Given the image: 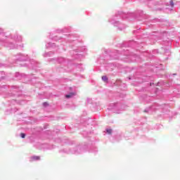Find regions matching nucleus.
I'll return each mask as SVG.
<instances>
[{
    "label": "nucleus",
    "instance_id": "f257e3e1",
    "mask_svg": "<svg viewBox=\"0 0 180 180\" xmlns=\"http://www.w3.org/2000/svg\"><path fill=\"white\" fill-rule=\"evenodd\" d=\"M139 16H143V11H138L134 13H123L118 11L115 15L108 19L109 23L117 27V30H124L127 25L124 22L131 21L134 19H139Z\"/></svg>",
    "mask_w": 180,
    "mask_h": 180
},
{
    "label": "nucleus",
    "instance_id": "f03ea898",
    "mask_svg": "<svg viewBox=\"0 0 180 180\" xmlns=\"http://www.w3.org/2000/svg\"><path fill=\"white\" fill-rule=\"evenodd\" d=\"M0 41L3 46L10 50L23 49V44H20L22 43V36L18 33L8 34V33L0 32Z\"/></svg>",
    "mask_w": 180,
    "mask_h": 180
},
{
    "label": "nucleus",
    "instance_id": "7ed1b4c3",
    "mask_svg": "<svg viewBox=\"0 0 180 180\" xmlns=\"http://www.w3.org/2000/svg\"><path fill=\"white\" fill-rule=\"evenodd\" d=\"M148 6L149 8H153V6H161L165 5L166 6H171V8H174V1L171 0L169 3L163 1L162 0L154 1V0H148Z\"/></svg>",
    "mask_w": 180,
    "mask_h": 180
},
{
    "label": "nucleus",
    "instance_id": "20e7f679",
    "mask_svg": "<svg viewBox=\"0 0 180 180\" xmlns=\"http://www.w3.org/2000/svg\"><path fill=\"white\" fill-rule=\"evenodd\" d=\"M49 39H51L53 41H59L60 43L63 41H74L75 43H77V39H74V36L72 35H65L63 37H58L57 36L53 37H49Z\"/></svg>",
    "mask_w": 180,
    "mask_h": 180
},
{
    "label": "nucleus",
    "instance_id": "39448f33",
    "mask_svg": "<svg viewBox=\"0 0 180 180\" xmlns=\"http://www.w3.org/2000/svg\"><path fill=\"white\" fill-rule=\"evenodd\" d=\"M64 153H67L68 154H76V155H78V154H82L84 153V148L81 146H77L73 149H65Z\"/></svg>",
    "mask_w": 180,
    "mask_h": 180
},
{
    "label": "nucleus",
    "instance_id": "423d86ee",
    "mask_svg": "<svg viewBox=\"0 0 180 180\" xmlns=\"http://www.w3.org/2000/svg\"><path fill=\"white\" fill-rule=\"evenodd\" d=\"M8 88H11L8 86L2 85L0 86V95H2L4 98H8L9 95H12V93L8 94Z\"/></svg>",
    "mask_w": 180,
    "mask_h": 180
},
{
    "label": "nucleus",
    "instance_id": "0eeeda50",
    "mask_svg": "<svg viewBox=\"0 0 180 180\" xmlns=\"http://www.w3.org/2000/svg\"><path fill=\"white\" fill-rule=\"evenodd\" d=\"M78 51L84 52L85 51V48L84 47H78L77 49H73L72 51V53L73 54V57L76 59L81 58L82 57V54L79 53H78Z\"/></svg>",
    "mask_w": 180,
    "mask_h": 180
},
{
    "label": "nucleus",
    "instance_id": "6e6552de",
    "mask_svg": "<svg viewBox=\"0 0 180 180\" xmlns=\"http://www.w3.org/2000/svg\"><path fill=\"white\" fill-rule=\"evenodd\" d=\"M15 60L16 61H29V56H27V55H25V54H22V53H19L15 56Z\"/></svg>",
    "mask_w": 180,
    "mask_h": 180
},
{
    "label": "nucleus",
    "instance_id": "1a4fd4ad",
    "mask_svg": "<svg viewBox=\"0 0 180 180\" xmlns=\"http://www.w3.org/2000/svg\"><path fill=\"white\" fill-rule=\"evenodd\" d=\"M123 105L119 103H112L110 105L109 109H113V110H122Z\"/></svg>",
    "mask_w": 180,
    "mask_h": 180
},
{
    "label": "nucleus",
    "instance_id": "9d476101",
    "mask_svg": "<svg viewBox=\"0 0 180 180\" xmlns=\"http://www.w3.org/2000/svg\"><path fill=\"white\" fill-rule=\"evenodd\" d=\"M15 78H17V79H24V81H26V79H27V78H29V75H26L23 73H20V72H16L15 73Z\"/></svg>",
    "mask_w": 180,
    "mask_h": 180
},
{
    "label": "nucleus",
    "instance_id": "9b49d317",
    "mask_svg": "<svg viewBox=\"0 0 180 180\" xmlns=\"http://www.w3.org/2000/svg\"><path fill=\"white\" fill-rule=\"evenodd\" d=\"M67 32H71V27H65L63 29L56 30V33H65Z\"/></svg>",
    "mask_w": 180,
    "mask_h": 180
},
{
    "label": "nucleus",
    "instance_id": "f8f14e48",
    "mask_svg": "<svg viewBox=\"0 0 180 180\" xmlns=\"http://www.w3.org/2000/svg\"><path fill=\"white\" fill-rule=\"evenodd\" d=\"M28 67H30V68H36V67H39V63L32 60H30V64L28 65Z\"/></svg>",
    "mask_w": 180,
    "mask_h": 180
},
{
    "label": "nucleus",
    "instance_id": "ddd939ff",
    "mask_svg": "<svg viewBox=\"0 0 180 180\" xmlns=\"http://www.w3.org/2000/svg\"><path fill=\"white\" fill-rule=\"evenodd\" d=\"M53 61H57V63H58L59 64H65V60L63 57H60L58 59H53Z\"/></svg>",
    "mask_w": 180,
    "mask_h": 180
},
{
    "label": "nucleus",
    "instance_id": "4468645a",
    "mask_svg": "<svg viewBox=\"0 0 180 180\" xmlns=\"http://www.w3.org/2000/svg\"><path fill=\"white\" fill-rule=\"evenodd\" d=\"M10 88H11V89L9 90L10 92H19V87L16 86H12Z\"/></svg>",
    "mask_w": 180,
    "mask_h": 180
},
{
    "label": "nucleus",
    "instance_id": "2eb2a0df",
    "mask_svg": "<svg viewBox=\"0 0 180 180\" xmlns=\"http://www.w3.org/2000/svg\"><path fill=\"white\" fill-rule=\"evenodd\" d=\"M75 96V92H70L68 94H66L65 97L66 99H70V98H74Z\"/></svg>",
    "mask_w": 180,
    "mask_h": 180
},
{
    "label": "nucleus",
    "instance_id": "dca6fc26",
    "mask_svg": "<svg viewBox=\"0 0 180 180\" xmlns=\"http://www.w3.org/2000/svg\"><path fill=\"white\" fill-rule=\"evenodd\" d=\"M50 47H52L53 49L56 48V44H51L50 42L47 43L46 44V49H50Z\"/></svg>",
    "mask_w": 180,
    "mask_h": 180
},
{
    "label": "nucleus",
    "instance_id": "f3484780",
    "mask_svg": "<svg viewBox=\"0 0 180 180\" xmlns=\"http://www.w3.org/2000/svg\"><path fill=\"white\" fill-rule=\"evenodd\" d=\"M153 109H155V107L154 105L150 106V107H149L148 108H146L144 110V112H145V113H148V112H151V110H153Z\"/></svg>",
    "mask_w": 180,
    "mask_h": 180
},
{
    "label": "nucleus",
    "instance_id": "a211bd4d",
    "mask_svg": "<svg viewBox=\"0 0 180 180\" xmlns=\"http://www.w3.org/2000/svg\"><path fill=\"white\" fill-rule=\"evenodd\" d=\"M16 110H18V109L7 110L6 112V115H9V113H15Z\"/></svg>",
    "mask_w": 180,
    "mask_h": 180
},
{
    "label": "nucleus",
    "instance_id": "6ab92c4d",
    "mask_svg": "<svg viewBox=\"0 0 180 180\" xmlns=\"http://www.w3.org/2000/svg\"><path fill=\"white\" fill-rule=\"evenodd\" d=\"M110 56L112 60H117V58H119V56H117V54L115 55L114 53H111Z\"/></svg>",
    "mask_w": 180,
    "mask_h": 180
},
{
    "label": "nucleus",
    "instance_id": "aec40b11",
    "mask_svg": "<svg viewBox=\"0 0 180 180\" xmlns=\"http://www.w3.org/2000/svg\"><path fill=\"white\" fill-rule=\"evenodd\" d=\"M31 160H32L33 161H39V160H40L39 156H32L31 158Z\"/></svg>",
    "mask_w": 180,
    "mask_h": 180
},
{
    "label": "nucleus",
    "instance_id": "412c9836",
    "mask_svg": "<svg viewBox=\"0 0 180 180\" xmlns=\"http://www.w3.org/2000/svg\"><path fill=\"white\" fill-rule=\"evenodd\" d=\"M53 54V52H47L44 54V57H50Z\"/></svg>",
    "mask_w": 180,
    "mask_h": 180
},
{
    "label": "nucleus",
    "instance_id": "4be33fe9",
    "mask_svg": "<svg viewBox=\"0 0 180 180\" xmlns=\"http://www.w3.org/2000/svg\"><path fill=\"white\" fill-rule=\"evenodd\" d=\"M101 79H102V81H103L104 82H108V77L106 76H103Z\"/></svg>",
    "mask_w": 180,
    "mask_h": 180
},
{
    "label": "nucleus",
    "instance_id": "5701e85b",
    "mask_svg": "<svg viewBox=\"0 0 180 180\" xmlns=\"http://www.w3.org/2000/svg\"><path fill=\"white\" fill-rule=\"evenodd\" d=\"M112 129H106V133L108 134H112Z\"/></svg>",
    "mask_w": 180,
    "mask_h": 180
},
{
    "label": "nucleus",
    "instance_id": "b1692460",
    "mask_svg": "<svg viewBox=\"0 0 180 180\" xmlns=\"http://www.w3.org/2000/svg\"><path fill=\"white\" fill-rule=\"evenodd\" d=\"M165 53L166 54V56H169L171 54L168 49L165 50Z\"/></svg>",
    "mask_w": 180,
    "mask_h": 180
},
{
    "label": "nucleus",
    "instance_id": "393cba45",
    "mask_svg": "<svg viewBox=\"0 0 180 180\" xmlns=\"http://www.w3.org/2000/svg\"><path fill=\"white\" fill-rule=\"evenodd\" d=\"M17 102L16 100L13 99L11 100V103H10V105H16Z\"/></svg>",
    "mask_w": 180,
    "mask_h": 180
},
{
    "label": "nucleus",
    "instance_id": "a878e982",
    "mask_svg": "<svg viewBox=\"0 0 180 180\" xmlns=\"http://www.w3.org/2000/svg\"><path fill=\"white\" fill-rule=\"evenodd\" d=\"M25 137H26V134H25V133H21V134H20V138H21V139H25Z\"/></svg>",
    "mask_w": 180,
    "mask_h": 180
},
{
    "label": "nucleus",
    "instance_id": "bb28decb",
    "mask_svg": "<svg viewBox=\"0 0 180 180\" xmlns=\"http://www.w3.org/2000/svg\"><path fill=\"white\" fill-rule=\"evenodd\" d=\"M43 106H44L45 108H46V106H49V103H47V102L43 103Z\"/></svg>",
    "mask_w": 180,
    "mask_h": 180
},
{
    "label": "nucleus",
    "instance_id": "cd10ccee",
    "mask_svg": "<svg viewBox=\"0 0 180 180\" xmlns=\"http://www.w3.org/2000/svg\"><path fill=\"white\" fill-rule=\"evenodd\" d=\"M91 153H98V149L95 148L94 150H91Z\"/></svg>",
    "mask_w": 180,
    "mask_h": 180
},
{
    "label": "nucleus",
    "instance_id": "c85d7f7f",
    "mask_svg": "<svg viewBox=\"0 0 180 180\" xmlns=\"http://www.w3.org/2000/svg\"><path fill=\"white\" fill-rule=\"evenodd\" d=\"M156 53H158V50L155 49L153 51V54H155Z\"/></svg>",
    "mask_w": 180,
    "mask_h": 180
},
{
    "label": "nucleus",
    "instance_id": "c756f323",
    "mask_svg": "<svg viewBox=\"0 0 180 180\" xmlns=\"http://www.w3.org/2000/svg\"><path fill=\"white\" fill-rule=\"evenodd\" d=\"M131 57H134V58H136V57H137V55L135 54V55H134V56H129V58H131Z\"/></svg>",
    "mask_w": 180,
    "mask_h": 180
},
{
    "label": "nucleus",
    "instance_id": "7c9ffc66",
    "mask_svg": "<svg viewBox=\"0 0 180 180\" xmlns=\"http://www.w3.org/2000/svg\"><path fill=\"white\" fill-rule=\"evenodd\" d=\"M161 86V82H158V86Z\"/></svg>",
    "mask_w": 180,
    "mask_h": 180
},
{
    "label": "nucleus",
    "instance_id": "2f4dec72",
    "mask_svg": "<svg viewBox=\"0 0 180 180\" xmlns=\"http://www.w3.org/2000/svg\"><path fill=\"white\" fill-rule=\"evenodd\" d=\"M0 74L4 75L5 72L4 71L0 72Z\"/></svg>",
    "mask_w": 180,
    "mask_h": 180
},
{
    "label": "nucleus",
    "instance_id": "473e14b6",
    "mask_svg": "<svg viewBox=\"0 0 180 180\" xmlns=\"http://www.w3.org/2000/svg\"><path fill=\"white\" fill-rule=\"evenodd\" d=\"M127 79L130 81V79H131V77H128Z\"/></svg>",
    "mask_w": 180,
    "mask_h": 180
},
{
    "label": "nucleus",
    "instance_id": "72a5a7b5",
    "mask_svg": "<svg viewBox=\"0 0 180 180\" xmlns=\"http://www.w3.org/2000/svg\"><path fill=\"white\" fill-rule=\"evenodd\" d=\"M27 81H32V79H27Z\"/></svg>",
    "mask_w": 180,
    "mask_h": 180
},
{
    "label": "nucleus",
    "instance_id": "f704fd0d",
    "mask_svg": "<svg viewBox=\"0 0 180 180\" xmlns=\"http://www.w3.org/2000/svg\"><path fill=\"white\" fill-rule=\"evenodd\" d=\"M115 53H116V54H117V53H119V51H116V52H115Z\"/></svg>",
    "mask_w": 180,
    "mask_h": 180
},
{
    "label": "nucleus",
    "instance_id": "c9c22d12",
    "mask_svg": "<svg viewBox=\"0 0 180 180\" xmlns=\"http://www.w3.org/2000/svg\"><path fill=\"white\" fill-rule=\"evenodd\" d=\"M158 11H161V8H158Z\"/></svg>",
    "mask_w": 180,
    "mask_h": 180
},
{
    "label": "nucleus",
    "instance_id": "e433bc0d",
    "mask_svg": "<svg viewBox=\"0 0 180 180\" xmlns=\"http://www.w3.org/2000/svg\"><path fill=\"white\" fill-rule=\"evenodd\" d=\"M160 67H162V64H160Z\"/></svg>",
    "mask_w": 180,
    "mask_h": 180
},
{
    "label": "nucleus",
    "instance_id": "4c0bfd02",
    "mask_svg": "<svg viewBox=\"0 0 180 180\" xmlns=\"http://www.w3.org/2000/svg\"><path fill=\"white\" fill-rule=\"evenodd\" d=\"M13 95H15V96H18V94H13Z\"/></svg>",
    "mask_w": 180,
    "mask_h": 180
},
{
    "label": "nucleus",
    "instance_id": "58836bf2",
    "mask_svg": "<svg viewBox=\"0 0 180 180\" xmlns=\"http://www.w3.org/2000/svg\"><path fill=\"white\" fill-rule=\"evenodd\" d=\"M173 75H176V74H173Z\"/></svg>",
    "mask_w": 180,
    "mask_h": 180
},
{
    "label": "nucleus",
    "instance_id": "ea45409f",
    "mask_svg": "<svg viewBox=\"0 0 180 180\" xmlns=\"http://www.w3.org/2000/svg\"><path fill=\"white\" fill-rule=\"evenodd\" d=\"M117 113H120V112H117Z\"/></svg>",
    "mask_w": 180,
    "mask_h": 180
},
{
    "label": "nucleus",
    "instance_id": "a19ab883",
    "mask_svg": "<svg viewBox=\"0 0 180 180\" xmlns=\"http://www.w3.org/2000/svg\"><path fill=\"white\" fill-rule=\"evenodd\" d=\"M110 65H112V63H110Z\"/></svg>",
    "mask_w": 180,
    "mask_h": 180
},
{
    "label": "nucleus",
    "instance_id": "79ce46f5",
    "mask_svg": "<svg viewBox=\"0 0 180 180\" xmlns=\"http://www.w3.org/2000/svg\"><path fill=\"white\" fill-rule=\"evenodd\" d=\"M44 146H46V144H44Z\"/></svg>",
    "mask_w": 180,
    "mask_h": 180
}]
</instances>
